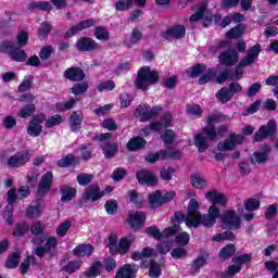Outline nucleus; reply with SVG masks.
<instances>
[{
    "label": "nucleus",
    "instance_id": "obj_1",
    "mask_svg": "<svg viewBox=\"0 0 278 278\" xmlns=\"http://www.w3.org/2000/svg\"><path fill=\"white\" fill-rule=\"evenodd\" d=\"M220 217V210L218 206L212 205L208 208L207 215H201L199 212V202L197 200L191 199L188 205L186 225L189 228L199 227V225H203V227H214L216 225V218Z\"/></svg>",
    "mask_w": 278,
    "mask_h": 278
},
{
    "label": "nucleus",
    "instance_id": "obj_2",
    "mask_svg": "<svg viewBox=\"0 0 278 278\" xmlns=\"http://www.w3.org/2000/svg\"><path fill=\"white\" fill-rule=\"evenodd\" d=\"M261 51L262 46L260 45H255L248 50L245 58H243L236 67L235 74L230 75L231 81H236L242 78V75L244 74V71L242 68H244V66H251L252 64H255V62H257V59L260 58Z\"/></svg>",
    "mask_w": 278,
    "mask_h": 278
},
{
    "label": "nucleus",
    "instance_id": "obj_3",
    "mask_svg": "<svg viewBox=\"0 0 278 278\" xmlns=\"http://www.w3.org/2000/svg\"><path fill=\"white\" fill-rule=\"evenodd\" d=\"M157 81H160V73L151 71L149 66H143L138 71L135 86L138 90H148L149 86H153Z\"/></svg>",
    "mask_w": 278,
    "mask_h": 278
},
{
    "label": "nucleus",
    "instance_id": "obj_4",
    "mask_svg": "<svg viewBox=\"0 0 278 278\" xmlns=\"http://www.w3.org/2000/svg\"><path fill=\"white\" fill-rule=\"evenodd\" d=\"M214 140H216V129L204 128L202 132L195 136L194 144L200 153H205Z\"/></svg>",
    "mask_w": 278,
    "mask_h": 278
},
{
    "label": "nucleus",
    "instance_id": "obj_5",
    "mask_svg": "<svg viewBox=\"0 0 278 278\" xmlns=\"http://www.w3.org/2000/svg\"><path fill=\"white\" fill-rule=\"evenodd\" d=\"M277 134V122L275 119H269L266 125L258 128V131L254 134L255 142H262V140L269 138V140H275Z\"/></svg>",
    "mask_w": 278,
    "mask_h": 278
},
{
    "label": "nucleus",
    "instance_id": "obj_6",
    "mask_svg": "<svg viewBox=\"0 0 278 278\" xmlns=\"http://www.w3.org/2000/svg\"><path fill=\"white\" fill-rule=\"evenodd\" d=\"M244 142V136L236 132H230L228 138L217 144V151L225 153V151H233Z\"/></svg>",
    "mask_w": 278,
    "mask_h": 278
},
{
    "label": "nucleus",
    "instance_id": "obj_7",
    "mask_svg": "<svg viewBox=\"0 0 278 278\" xmlns=\"http://www.w3.org/2000/svg\"><path fill=\"white\" fill-rule=\"evenodd\" d=\"M0 49L1 51L9 53L10 58L14 60V62H25V60H27V53H25V50L14 48V43H12V41L2 42Z\"/></svg>",
    "mask_w": 278,
    "mask_h": 278
},
{
    "label": "nucleus",
    "instance_id": "obj_8",
    "mask_svg": "<svg viewBox=\"0 0 278 278\" xmlns=\"http://www.w3.org/2000/svg\"><path fill=\"white\" fill-rule=\"evenodd\" d=\"M179 231H181V227H179L177 224L166 228L163 232L160 231V229L155 226L148 227L146 229V233H148V236H152V238H155V240H161V238H168L169 236H176V233H179Z\"/></svg>",
    "mask_w": 278,
    "mask_h": 278
},
{
    "label": "nucleus",
    "instance_id": "obj_9",
    "mask_svg": "<svg viewBox=\"0 0 278 278\" xmlns=\"http://www.w3.org/2000/svg\"><path fill=\"white\" fill-rule=\"evenodd\" d=\"M222 225L227 229L238 230L242 227V220L236 215V211H226L222 216Z\"/></svg>",
    "mask_w": 278,
    "mask_h": 278
},
{
    "label": "nucleus",
    "instance_id": "obj_10",
    "mask_svg": "<svg viewBox=\"0 0 278 278\" xmlns=\"http://www.w3.org/2000/svg\"><path fill=\"white\" fill-rule=\"evenodd\" d=\"M252 255L251 254H243L232 258L233 265L228 267V270L224 278L233 277L237 273L242 270V264H249L251 262Z\"/></svg>",
    "mask_w": 278,
    "mask_h": 278
},
{
    "label": "nucleus",
    "instance_id": "obj_11",
    "mask_svg": "<svg viewBox=\"0 0 278 278\" xmlns=\"http://www.w3.org/2000/svg\"><path fill=\"white\" fill-rule=\"evenodd\" d=\"M45 115H37L28 123L27 134L33 138H38L42 134V123L46 121Z\"/></svg>",
    "mask_w": 278,
    "mask_h": 278
},
{
    "label": "nucleus",
    "instance_id": "obj_12",
    "mask_svg": "<svg viewBox=\"0 0 278 278\" xmlns=\"http://www.w3.org/2000/svg\"><path fill=\"white\" fill-rule=\"evenodd\" d=\"M29 160H30L29 151L23 150L12 155L8 161V165L11 168H21V166H25V164H27Z\"/></svg>",
    "mask_w": 278,
    "mask_h": 278
},
{
    "label": "nucleus",
    "instance_id": "obj_13",
    "mask_svg": "<svg viewBox=\"0 0 278 278\" xmlns=\"http://www.w3.org/2000/svg\"><path fill=\"white\" fill-rule=\"evenodd\" d=\"M52 184H53V172H47L39 180V185L37 188L38 197H45L47 192L51 190Z\"/></svg>",
    "mask_w": 278,
    "mask_h": 278
},
{
    "label": "nucleus",
    "instance_id": "obj_14",
    "mask_svg": "<svg viewBox=\"0 0 278 278\" xmlns=\"http://www.w3.org/2000/svg\"><path fill=\"white\" fill-rule=\"evenodd\" d=\"M76 48L78 51H99L101 50V45L97 43V41L91 38L81 37L76 41Z\"/></svg>",
    "mask_w": 278,
    "mask_h": 278
},
{
    "label": "nucleus",
    "instance_id": "obj_15",
    "mask_svg": "<svg viewBox=\"0 0 278 278\" xmlns=\"http://www.w3.org/2000/svg\"><path fill=\"white\" fill-rule=\"evenodd\" d=\"M94 26V20L88 18L79 22L78 24L72 26L66 33L65 38H73V36H77L79 31H84V29H88L89 27Z\"/></svg>",
    "mask_w": 278,
    "mask_h": 278
},
{
    "label": "nucleus",
    "instance_id": "obj_16",
    "mask_svg": "<svg viewBox=\"0 0 278 278\" xmlns=\"http://www.w3.org/2000/svg\"><path fill=\"white\" fill-rule=\"evenodd\" d=\"M45 231V224L40 222H35L30 227V233L35 236L33 238V244H42V242L47 241V237L42 235Z\"/></svg>",
    "mask_w": 278,
    "mask_h": 278
},
{
    "label": "nucleus",
    "instance_id": "obj_17",
    "mask_svg": "<svg viewBox=\"0 0 278 278\" xmlns=\"http://www.w3.org/2000/svg\"><path fill=\"white\" fill-rule=\"evenodd\" d=\"M105 191H100L99 185H90L85 192L83 193L84 201H99L102 197H104Z\"/></svg>",
    "mask_w": 278,
    "mask_h": 278
},
{
    "label": "nucleus",
    "instance_id": "obj_18",
    "mask_svg": "<svg viewBox=\"0 0 278 278\" xmlns=\"http://www.w3.org/2000/svg\"><path fill=\"white\" fill-rule=\"evenodd\" d=\"M134 4L138 5V8H146L147 0H118L115 3V10L117 12H127V10L134 8Z\"/></svg>",
    "mask_w": 278,
    "mask_h": 278
},
{
    "label": "nucleus",
    "instance_id": "obj_19",
    "mask_svg": "<svg viewBox=\"0 0 278 278\" xmlns=\"http://www.w3.org/2000/svg\"><path fill=\"white\" fill-rule=\"evenodd\" d=\"M238 51L237 50H227L219 54V62L224 66H233V64H238Z\"/></svg>",
    "mask_w": 278,
    "mask_h": 278
},
{
    "label": "nucleus",
    "instance_id": "obj_20",
    "mask_svg": "<svg viewBox=\"0 0 278 278\" xmlns=\"http://www.w3.org/2000/svg\"><path fill=\"white\" fill-rule=\"evenodd\" d=\"M136 177L139 181V184L146 185V186H155L157 184V177H155V174L153 172H149L147 169H141L136 174Z\"/></svg>",
    "mask_w": 278,
    "mask_h": 278
},
{
    "label": "nucleus",
    "instance_id": "obj_21",
    "mask_svg": "<svg viewBox=\"0 0 278 278\" xmlns=\"http://www.w3.org/2000/svg\"><path fill=\"white\" fill-rule=\"evenodd\" d=\"M147 220V215L144 212H132L129 214V225L131 229L135 231H138V229H141V227L144 225V222Z\"/></svg>",
    "mask_w": 278,
    "mask_h": 278
},
{
    "label": "nucleus",
    "instance_id": "obj_22",
    "mask_svg": "<svg viewBox=\"0 0 278 278\" xmlns=\"http://www.w3.org/2000/svg\"><path fill=\"white\" fill-rule=\"evenodd\" d=\"M135 241L136 237L134 235L122 238L117 243V254L119 253V255H127V253H129L131 243Z\"/></svg>",
    "mask_w": 278,
    "mask_h": 278
},
{
    "label": "nucleus",
    "instance_id": "obj_23",
    "mask_svg": "<svg viewBox=\"0 0 278 278\" xmlns=\"http://www.w3.org/2000/svg\"><path fill=\"white\" fill-rule=\"evenodd\" d=\"M64 77L65 79H70V81H83L86 74L79 67H70L64 72Z\"/></svg>",
    "mask_w": 278,
    "mask_h": 278
},
{
    "label": "nucleus",
    "instance_id": "obj_24",
    "mask_svg": "<svg viewBox=\"0 0 278 278\" xmlns=\"http://www.w3.org/2000/svg\"><path fill=\"white\" fill-rule=\"evenodd\" d=\"M229 121V116L225 115L220 112L217 113H213L211 115H208L207 117V127H205L206 129H216L215 125H218V123H225Z\"/></svg>",
    "mask_w": 278,
    "mask_h": 278
},
{
    "label": "nucleus",
    "instance_id": "obj_25",
    "mask_svg": "<svg viewBox=\"0 0 278 278\" xmlns=\"http://www.w3.org/2000/svg\"><path fill=\"white\" fill-rule=\"evenodd\" d=\"M205 198L207 201H211L213 205H227V197L224 193H220L216 190L210 191L206 193Z\"/></svg>",
    "mask_w": 278,
    "mask_h": 278
},
{
    "label": "nucleus",
    "instance_id": "obj_26",
    "mask_svg": "<svg viewBox=\"0 0 278 278\" xmlns=\"http://www.w3.org/2000/svg\"><path fill=\"white\" fill-rule=\"evenodd\" d=\"M138 273V266L136 264H125L116 274V278H134V275Z\"/></svg>",
    "mask_w": 278,
    "mask_h": 278
},
{
    "label": "nucleus",
    "instance_id": "obj_27",
    "mask_svg": "<svg viewBox=\"0 0 278 278\" xmlns=\"http://www.w3.org/2000/svg\"><path fill=\"white\" fill-rule=\"evenodd\" d=\"M84 121V113L81 111H75L71 116H70V127L72 131H79L81 129V123Z\"/></svg>",
    "mask_w": 278,
    "mask_h": 278
},
{
    "label": "nucleus",
    "instance_id": "obj_28",
    "mask_svg": "<svg viewBox=\"0 0 278 278\" xmlns=\"http://www.w3.org/2000/svg\"><path fill=\"white\" fill-rule=\"evenodd\" d=\"M100 147L106 160H112V157H114L116 153H118V144L116 143H110L108 141H104L101 143Z\"/></svg>",
    "mask_w": 278,
    "mask_h": 278
},
{
    "label": "nucleus",
    "instance_id": "obj_29",
    "mask_svg": "<svg viewBox=\"0 0 278 278\" xmlns=\"http://www.w3.org/2000/svg\"><path fill=\"white\" fill-rule=\"evenodd\" d=\"M42 214V204L40 200H35L26 210V216L28 218H38Z\"/></svg>",
    "mask_w": 278,
    "mask_h": 278
},
{
    "label": "nucleus",
    "instance_id": "obj_30",
    "mask_svg": "<svg viewBox=\"0 0 278 278\" xmlns=\"http://www.w3.org/2000/svg\"><path fill=\"white\" fill-rule=\"evenodd\" d=\"M60 190H61V201L63 203H68V201H72L75 194H77V190L67 185L61 186Z\"/></svg>",
    "mask_w": 278,
    "mask_h": 278
},
{
    "label": "nucleus",
    "instance_id": "obj_31",
    "mask_svg": "<svg viewBox=\"0 0 278 278\" xmlns=\"http://www.w3.org/2000/svg\"><path fill=\"white\" fill-rule=\"evenodd\" d=\"M27 10H40L41 12H51L52 5L48 1H33L28 3Z\"/></svg>",
    "mask_w": 278,
    "mask_h": 278
},
{
    "label": "nucleus",
    "instance_id": "obj_32",
    "mask_svg": "<svg viewBox=\"0 0 278 278\" xmlns=\"http://www.w3.org/2000/svg\"><path fill=\"white\" fill-rule=\"evenodd\" d=\"M147 146V140L142 137H135L130 139L127 143L128 151H140V149H144Z\"/></svg>",
    "mask_w": 278,
    "mask_h": 278
},
{
    "label": "nucleus",
    "instance_id": "obj_33",
    "mask_svg": "<svg viewBox=\"0 0 278 278\" xmlns=\"http://www.w3.org/2000/svg\"><path fill=\"white\" fill-rule=\"evenodd\" d=\"M165 36L166 38H176V39L184 38V36H186V27L181 25L174 26L168 30H166Z\"/></svg>",
    "mask_w": 278,
    "mask_h": 278
},
{
    "label": "nucleus",
    "instance_id": "obj_34",
    "mask_svg": "<svg viewBox=\"0 0 278 278\" xmlns=\"http://www.w3.org/2000/svg\"><path fill=\"white\" fill-rule=\"evenodd\" d=\"M94 251V248L90 244H80L74 249V255L76 257H86V255L89 257V255H92V252Z\"/></svg>",
    "mask_w": 278,
    "mask_h": 278
},
{
    "label": "nucleus",
    "instance_id": "obj_35",
    "mask_svg": "<svg viewBox=\"0 0 278 278\" xmlns=\"http://www.w3.org/2000/svg\"><path fill=\"white\" fill-rule=\"evenodd\" d=\"M149 110H150V106L148 104H140L135 110V115L141 116L140 123H147V121H151V116L149 115Z\"/></svg>",
    "mask_w": 278,
    "mask_h": 278
},
{
    "label": "nucleus",
    "instance_id": "obj_36",
    "mask_svg": "<svg viewBox=\"0 0 278 278\" xmlns=\"http://www.w3.org/2000/svg\"><path fill=\"white\" fill-rule=\"evenodd\" d=\"M140 40H142V33L138 29H134L131 31L130 38L128 40L124 41V45L126 47H134V45H138V42H140Z\"/></svg>",
    "mask_w": 278,
    "mask_h": 278
},
{
    "label": "nucleus",
    "instance_id": "obj_37",
    "mask_svg": "<svg viewBox=\"0 0 278 278\" xmlns=\"http://www.w3.org/2000/svg\"><path fill=\"white\" fill-rule=\"evenodd\" d=\"M75 162H77V156L73 154H67L63 156L61 160H59L56 165L60 168H68V166H72V164H75Z\"/></svg>",
    "mask_w": 278,
    "mask_h": 278
},
{
    "label": "nucleus",
    "instance_id": "obj_38",
    "mask_svg": "<svg viewBox=\"0 0 278 278\" xmlns=\"http://www.w3.org/2000/svg\"><path fill=\"white\" fill-rule=\"evenodd\" d=\"M216 99H218V101H220L222 103H228V101H231V99H233V96L229 88H222L216 93Z\"/></svg>",
    "mask_w": 278,
    "mask_h": 278
},
{
    "label": "nucleus",
    "instance_id": "obj_39",
    "mask_svg": "<svg viewBox=\"0 0 278 278\" xmlns=\"http://www.w3.org/2000/svg\"><path fill=\"white\" fill-rule=\"evenodd\" d=\"M148 199L151 207H160V205H164V201H162V192L160 191L151 193Z\"/></svg>",
    "mask_w": 278,
    "mask_h": 278
},
{
    "label": "nucleus",
    "instance_id": "obj_40",
    "mask_svg": "<svg viewBox=\"0 0 278 278\" xmlns=\"http://www.w3.org/2000/svg\"><path fill=\"white\" fill-rule=\"evenodd\" d=\"M81 268V261H70L64 267V273L68 275H73V273H77Z\"/></svg>",
    "mask_w": 278,
    "mask_h": 278
},
{
    "label": "nucleus",
    "instance_id": "obj_41",
    "mask_svg": "<svg viewBox=\"0 0 278 278\" xmlns=\"http://www.w3.org/2000/svg\"><path fill=\"white\" fill-rule=\"evenodd\" d=\"M34 112H36V105L34 103H30L22 108L17 113V116H20V118H29V116H31Z\"/></svg>",
    "mask_w": 278,
    "mask_h": 278
},
{
    "label": "nucleus",
    "instance_id": "obj_42",
    "mask_svg": "<svg viewBox=\"0 0 278 278\" xmlns=\"http://www.w3.org/2000/svg\"><path fill=\"white\" fill-rule=\"evenodd\" d=\"M109 249L111 255H118V237L116 235H111L109 237Z\"/></svg>",
    "mask_w": 278,
    "mask_h": 278
},
{
    "label": "nucleus",
    "instance_id": "obj_43",
    "mask_svg": "<svg viewBox=\"0 0 278 278\" xmlns=\"http://www.w3.org/2000/svg\"><path fill=\"white\" fill-rule=\"evenodd\" d=\"M94 36L98 40L103 42L110 40V31H108L103 26L96 27Z\"/></svg>",
    "mask_w": 278,
    "mask_h": 278
},
{
    "label": "nucleus",
    "instance_id": "obj_44",
    "mask_svg": "<svg viewBox=\"0 0 278 278\" xmlns=\"http://www.w3.org/2000/svg\"><path fill=\"white\" fill-rule=\"evenodd\" d=\"M21 264V253L14 252L12 255L9 256L5 266L7 268H16Z\"/></svg>",
    "mask_w": 278,
    "mask_h": 278
},
{
    "label": "nucleus",
    "instance_id": "obj_45",
    "mask_svg": "<svg viewBox=\"0 0 278 278\" xmlns=\"http://www.w3.org/2000/svg\"><path fill=\"white\" fill-rule=\"evenodd\" d=\"M268 161V154L266 152H254L251 162L252 164H264Z\"/></svg>",
    "mask_w": 278,
    "mask_h": 278
},
{
    "label": "nucleus",
    "instance_id": "obj_46",
    "mask_svg": "<svg viewBox=\"0 0 278 278\" xmlns=\"http://www.w3.org/2000/svg\"><path fill=\"white\" fill-rule=\"evenodd\" d=\"M72 225L73 223L71 220L63 222L56 228V236H59V238H64V236H66L68 232V229H71Z\"/></svg>",
    "mask_w": 278,
    "mask_h": 278
},
{
    "label": "nucleus",
    "instance_id": "obj_47",
    "mask_svg": "<svg viewBox=\"0 0 278 278\" xmlns=\"http://www.w3.org/2000/svg\"><path fill=\"white\" fill-rule=\"evenodd\" d=\"M233 253H236V245L233 244H228L226 247H224L220 252H219V256L223 260H229L231 257V255H233Z\"/></svg>",
    "mask_w": 278,
    "mask_h": 278
},
{
    "label": "nucleus",
    "instance_id": "obj_48",
    "mask_svg": "<svg viewBox=\"0 0 278 278\" xmlns=\"http://www.w3.org/2000/svg\"><path fill=\"white\" fill-rule=\"evenodd\" d=\"M166 155V151L161 150L157 153H150L146 156V162L148 164H155L159 160H164V156Z\"/></svg>",
    "mask_w": 278,
    "mask_h": 278
},
{
    "label": "nucleus",
    "instance_id": "obj_49",
    "mask_svg": "<svg viewBox=\"0 0 278 278\" xmlns=\"http://www.w3.org/2000/svg\"><path fill=\"white\" fill-rule=\"evenodd\" d=\"M51 31V24L43 22L39 26V38L40 40H46V38L49 37V34Z\"/></svg>",
    "mask_w": 278,
    "mask_h": 278
},
{
    "label": "nucleus",
    "instance_id": "obj_50",
    "mask_svg": "<svg viewBox=\"0 0 278 278\" xmlns=\"http://www.w3.org/2000/svg\"><path fill=\"white\" fill-rule=\"evenodd\" d=\"M79 186H88V184H91L94 179V176L92 174H78L76 177Z\"/></svg>",
    "mask_w": 278,
    "mask_h": 278
},
{
    "label": "nucleus",
    "instance_id": "obj_51",
    "mask_svg": "<svg viewBox=\"0 0 278 278\" xmlns=\"http://www.w3.org/2000/svg\"><path fill=\"white\" fill-rule=\"evenodd\" d=\"M150 277L157 278L162 276V267L160 264L150 261V269H149Z\"/></svg>",
    "mask_w": 278,
    "mask_h": 278
},
{
    "label": "nucleus",
    "instance_id": "obj_52",
    "mask_svg": "<svg viewBox=\"0 0 278 278\" xmlns=\"http://www.w3.org/2000/svg\"><path fill=\"white\" fill-rule=\"evenodd\" d=\"M191 184L193 188H198L199 190L205 188L207 186V181L201 175H195L191 178Z\"/></svg>",
    "mask_w": 278,
    "mask_h": 278
},
{
    "label": "nucleus",
    "instance_id": "obj_53",
    "mask_svg": "<svg viewBox=\"0 0 278 278\" xmlns=\"http://www.w3.org/2000/svg\"><path fill=\"white\" fill-rule=\"evenodd\" d=\"M31 84H34V76H31V75L25 76V78L18 86L20 92H27V90H29V88H31Z\"/></svg>",
    "mask_w": 278,
    "mask_h": 278
},
{
    "label": "nucleus",
    "instance_id": "obj_54",
    "mask_svg": "<svg viewBox=\"0 0 278 278\" xmlns=\"http://www.w3.org/2000/svg\"><path fill=\"white\" fill-rule=\"evenodd\" d=\"M75 103H77V101L73 99L67 102L56 103V110L58 112H66L68 110H73V108H75Z\"/></svg>",
    "mask_w": 278,
    "mask_h": 278
},
{
    "label": "nucleus",
    "instance_id": "obj_55",
    "mask_svg": "<svg viewBox=\"0 0 278 278\" xmlns=\"http://www.w3.org/2000/svg\"><path fill=\"white\" fill-rule=\"evenodd\" d=\"M214 242H223V240H236V235L232 231H226L224 233L216 235L213 237Z\"/></svg>",
    "mask_w": 278,
    "mask_h": 278
},
{
    "label": "nucleus",
    "instance_id": "obj_56",
    "mask_svg": "<svg viewBox=\"0 0 278 278\" xmlns=\"http://www.w3.org/2000/svg\"><path fill=\"white\" fill-rule=\"evenodd\" d=\"M277 214H278L277 204H271L267 207L265 212V218L266 220H275V218H277Z\"/></svg>",
    "mask_w": 278,
    "mask_h": 278
},
{
    "label": "nucleus",
    "instance_id": "obj_57",
    "mask_svg": "<svg viewBox=\"0 0 278 278\" xmlns=\"http://www.w3.org/2000/svg\"><path fill=\"white\" fill-rule=\"evenodd\" d=\"M104 207L108 214L114 215L118 211V202L116 200H109L105 202Z\"/></svg>",
    "mask_w": 278,
    "mask_h": 278
},
{
    "label": "nucleus",
    "instance_id": "obj_58",
    "mask_svg": "<svg viewBox=\"0 0 278 278\" xmlns=\"http://www.w3.org/2000/svg\"><path fill=\"white\" fill-rule=\"evenodd\" d=\"M175 241L179 247H186V244L190 242V235H188V232H179L176 235Z\"/></svg>",
    "mask_w": 278,
    "mask_h": 278
},
{
    "label": "nucleus",
    "instance_id": "obj_59",
    "mask_svg": "<svg viewBox=\"0 0 278 278\" xmlns=\"http://www.w3.org/2000/svg\"><path fill=\"white\" fill-rule=\"evenodd\" d=\"M88 90V83H78L71 89L72 94H84Z\"/></svg>",
    "mask_w": 278,
    "mask_h": 278
},
{
    "label": "nucleus",
    "instance_id": "obj_60",
    "mask_svg": "<svg viewBox=\"0 0 278 278\" xmlns=\"http://www.w3.org/2000/svg\"><path fill=\"white\" fill-rule=\"evenodd\" d=\"M244 31V27L242 25H237L236 27L231 28L227 34V38H240Z\"/></svg>",
    "mask_w": 278,
    "mask_h": 278
},
{
    "label": "nucleus",
    "instance_id": "obj_61",
    "mask_svg": "<svg viewBox=\"0 0 278 278\" xmlns=\"http://www.w3.org/2000/svg\"><path fill=\"white\" fill-rule=\"evenodd\" d=\"M100 270H101V263L96 262L91 265L89 270L85 271V277H98Z\"/></svg>",
    "mask_w": 278,
    "mask_h": 278
},
{
    "label": "nucleus",
    "instance_id": "obj_62",
    "mask_svg": "<svg viewBox=\"0 0 278 278\" xmlns=\"http://www.w3.org/2000/svg\"><path fill=\"white\" fill-rule=\"evenodd\" d=\"M28 41H29V35L27 34V31L22 30L17 34L16 42L18 47H26Z\"/></svg>",
    "mask_w": 278,
    "mask_h": 278
},
{
    "label": "nucleus",
    "instance_id": "obj_63",
    "mask_svg": "<svg viewBox=\"0 0 278 278\" xmlns=\"http://www.w3.org/2000/svg\"><path fill=\"white\" fill-rule=\"evenodd\" d=\"M205 264H206L205 257L199 256L192 263V267H191L192 273H199V270L201 268H203V266H205Z\"/></svg>",
    "mask_w": 278,
    "mask_h": 278
},
{
    "label": "nucleus",
    "instance_id": "obj_64",
    "mask_svg": "<svg viewBox=\"0 0 278 278\" xmlns=\"http://www.w3.org/2000/svg\"><path fill=\"white\" fill-rule=\"evenodd\" d=\"M205 68H207V66H205L203 64H197L191 68V71H188L189 76L190 77H199L200 74L203 73V71H205Z\"/></svg>",
    "mask_w": 278,
    "mask_h": 278
}]
</instances>
